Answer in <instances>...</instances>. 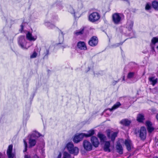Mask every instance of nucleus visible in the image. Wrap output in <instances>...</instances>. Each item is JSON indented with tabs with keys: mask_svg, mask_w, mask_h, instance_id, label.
<instances>
[{
	"mask_svg": "<svg viewBox=\"0 0 158 158\" xmlns=\"http://www.w3.org/2000/svg\"><path fill=\"white\" fill-rule=\"evenodd\" d=\"M134 73H133L131 72L128 73L127 77L128 78H132L134 76Z\"/></svg>",
	"mask_w": 158,
	"mask_h": 158,
	"instance_id": "473e14b6",
	"label": "nucleus"
},
{
	"mask_svg": "<svg viewBox=\"0 0 158 158\" xmlns=\"http://www.w3.org/2000/svg\"><path fill=\"white\" fill-rule=\"evenodd\" d=\"M123 15L121 14L115 13L113 15L112 20L115 24H118L122 20Z\"/></svg>",
	"mask_w": 158,
	"mask_h": 158,
	"instance_id": "f03ea898",
	"label": "nucleus"
},
{
	"mask_svg": "<svg viewBox=\"0 0 158 158\" xmlns=\"http://www.w3.org/2000/svg\"><path fill=\"white\" fill-rule=\"evenodd\" d=\"M13 145H10L7 151V154L9 158H13L15 156V154L12 153Z\"/></svg>",
	"mask_w": 158,
	"mask_h": 158,
	"instance_id": "1a4fd4ad",
	"label": "nucleus"
},
{
	"mask_svg": "<svg viewBox=\"0 0 158 158\" xmlns=\"http://www.w3.org/2000/svg\"><path fill=\"white\" fill-rule=\"evenodd\" d=\"M144 120V116L143 114H139L137 118V120L139 122H142Z\"/></svg>",
	"mask_w": 158,
	"mask_h": 158,
	"instance_id": "f3484780",
	"label": "nucleus"
},
{
	"mask_svg": "<svg viewBox=\"0 0 158 158\" xmlns=\"http://www.w3.org/2000/svg\"><path fill=\"white\" fill-rule=\"evenodd\" d=\"M156 119L158 121V114L156 115Z\"/></svg>",
	"mask_w": 158,
	"mask_h": 158,
	"instance_id": "a19ab883",
	"label": "nucleus"
},
{
	"mask_svg": "<svg viewBox=\"0 0 158 158\" xmlns=\"http://www.w3.org/2000/svg\"><path fill=\"white\" fill-rule=\"evenodd\" d=\"M77 46L78 48L83 50H86L87 49L85 43L83 42L80 41L78 43Z\"/></svg>",
	"mask_w": 158,
	"mask_h": 158,
	"instance_id": "f8f14e48",
	"label": "nucleus"
},
{
	"mask_svg": "<svg viewBox=\"0 0 158 158\" xmlns=\"http://www.w3.org/2000/svg\"><path fill=\"white\" fill-rule=\"evenodd\" d=\"M148 80L149 81L152 82L151 84L153 86L157 83V78H155V77H149Z\"/></svg>",
	"mask_w": 158,
	"mask_h": 158,
	"instance_id": "a211bd4d",
	"label": "nucleus"
},
{
	"mask_svg": "<svg viewBox=\"0 0 158 158\" xmlns=\"http://www.w3.org/2000/svg\"><path fill=\"white\" fill-rule=\"evenodd\" d=\"M98 136L101 141L104 140L105 138V136L104 135L101 133H99L98 134Z\"/></svg>",
	"mask_w": 158,
	"mask_h": 158,
	"instance_id": "cd10ccee",
	"label": "nucleus"
},
{
	"mask_svg": "<svg viewBox=\"0 0 158 158\" xmlns=\"http://www.w3.org/2000/svg\"><path fill=\"white\" fill-rule=\"evenodd\" d=\"M117 132H114L112 134L111 139L112 141H114L115 137L117 136Z\"/></svg>",
	"mask_w": 158,
	"mask_h": 158,
	"instance_id": "bb28decb",
	"label": "nucleus"
},
{
	"mask_svg": "<svg viewBox=\"0 0 158 158\" xmlns=\"http://www.w3.org/2000/svg\"><path fill=\"white\" fill-rule=\"evenodd\" d=\"M127 24L129 26V27H128L130 28V29H131L133 26V22L132 21H131L130 22H127Z\"/></svg>",
	"mask_w": 158,
	"mask_h": 158,
	"instance_id": "c756f323",
	"label": "nucleus"
},
{
	"mask_svg": "<svg viewBox=\"0 0 158 158\" xmlns=\"http://www.w3.org/2000/svg\"><path fill=\"white\" fill-rule=\"evenodd\" d=\"M116 150L117 152L120 154H123V148L120 143H117L116 146Z\"/></svg>",
	"mask_w": 158,
	"mask_h": 158,
	"instance_id": "ddd939ff",
	"label": "nucleus"
},
{
	"mask_svg": "<svg viewBox=\"0 0 158 158\" xmlns=\"http://www.w3.org/2000/svg\"><path fill=\"white\" fill-rule=\"evenodd\" d=\"M125 144L127 150L128 151H130L132 147V143L131 140L128 139L125 140Z\"/></svg>",
	"mask_w": 158,
	"mask_h": 158,
	"instance_id": "9b49d317",
	"label": "nucleus"
},
{
	"mask_svg": "<svg viewBox=\"0 0 158 158\" xmlns=\"http://www.w3.org/2000/svg\"><path fill=\"white\" fill-rule=\"evenodd\" d=\"M110 132H108V133H107V136H108V137H110Z\"/></svg>",
	"mask_w": 158,
	"mask_h": 158,
	"instance_id": "58836bf2",
	"label": "nucleus"
},
{
	"mask_svg": "<svg viewBox=\"0 0 158 158\" xmlns=\"http://www.w3.org/2000/svg\"><path fill=\"white\" fill-rule=\"evenodd\" d=\"M37 55V53L35 52H33V54L31 56V58H34Z\"/></svg>",
	"mask_w": 158,
	"mask_h": 158,
	"instance_id": "c9c22d12",
	"label": "nucleus"
},
{
	"mask_svg": "<svg viewBox=\"0 0 158 158\" xmlns=\"http://www.w3.org/2000/svg\"><path fill=\"white\" fill-rule=\"evenodd\" d=\"M94 130H92L89 131L88 132V134H85V137H88L92 135H93L94 134Z\"/></svg>",
	"mask_w": 158,
	"mask_h": 158,
	"instance_id": "393cba45",
	"label": "nucleus"
},
{
	"mask_svg": "<svg viewBox=\"0 0 158 158\" xmlns=\"http://www.w3.org/2000/svg\"><path fill=\"white\" fill-rule=\"evenodd\" d=\"M26 38L27 40L30 41H35L37 38L36 36H33L32 34L29 32H28L26 34Z\"/></svg>",
	"mask_w": 158,
	"mask_h": 158,
	"instance_id": "2eb2a0df",
	"label": "nucleus"
},
{
	"mask_svg": "<svg viewBox=\"0 0 158 158\" xmlns=\"http://www.w3.org/2000/svg\"><path fill=\"white\" fill-rule=\"evenodd\" d=\"M151 6L149 3H147L145 7V9L146 10H148L151 9Z\"/></svg>",
	"mask_w": 158,
	"mask_h": 158,
	"instance_id": "2f4dec72",
	"label": "nucleus"
},
{
	"mask_svg": "<svg viewBox=\"0 0 158 158\" xmlns=\"http://www.w3.org/2000/svg\"><path fill=\"white\" fill-rule=\"evenodd\" d=\"M84 28L81 29L80 30L76 31L74 32V34L76 35H78L82 34L84 32Z\"/></svg>",
	"mask_w": 158,
	"mask_h": 158,
	"instance_id": "b1692460",
	"label": "nucleus"
},
{
	"mask_svg": "<svg viewBox=\"0 0 158 158\" xmlns=\"http://www.w3.org/2000/svg\"><path fill=\"white\" fill-rule=\"evenodd\" d=\"M85 136L84 133H81L75 135L73 139V142L76 143H78L83 139Z\"/></svg>",
	"mask_w": 158,
	"mask_h": 158,
	"instance_id": "0eeeda50",
	"label": "nucleus"
},
{
	"mask_svg": "<svg viewBox=\"0 0 158 158\" xmlns=\"http://www.w3.org/2000/svg\"><path fill=\"white\" fill-rule=\"evenodd\" d=\"M40 136V134L37 132L34 131L32 134L31 137L35 139Z\"/></svg>",
	"mask_w": 158,
	"mask_h": 158,
	"instance_id": "4be33fe9",
	"label": "nucleus"
},
{
	"mask_svg": "<svg viewBox=\"0 0 158 158\" xmlns=\"http://www.w3.org/2000/svg\"><path fill=\"white\" fill-rule=\"evenodd\" d=\"M66 148L69 152L74 155H77L79 152L78 148L77 147H74L73 144L69 143L66 145Z\"/></svg>",
	"mask_w": 158,
	"mask_h": 158,
	"instance_id": "f257e3e1",
	"label": "nucleus"
},
{
	"mask_svg": "<svg viewBox=\"0 0 158 158\" xmlns=\"http://www.w3.org/2000/svg\"><path fill=\"white\" fill-rule=\"evenodd\" d=\"M146 124L149 132L151 133L154 130V128L152 126V123L151 122L149 121H146Z\"/></svg>",
	"mask_w": 158,
	"mask_h": 158,
	"instance_id": "9d476101",
	"label": "nucleus"
},
{
	"mask_svg": "<svg viewBox=\"0 0 158 158\" xmlns=\"http://www.w3.org/2000/svg\"><path fill=\"white\" fill-rule=\"evenodd\" d=\"M98 39L96 36L92 37L88 42L89 44L92 47L96 46L98 43Z\"/></svg>",
	"mask_w": 158,
	"mask_h": 158,
	"instance_id": "20e7f679",
	"label": "nucleus"
},
{
	"mask_svg": "<svg viewBox=\"0 0 158 158\" xmlns=\"http://www.w3.org/2000/svg\"><path fill=\"white\" fill-rule=\"evenodd\" d=\"M121 104L119 102H117L114 106H112V108L109 109V110L110 111L116 109L118 108L119 106L121 105Z\"/></svg>",
	"mask_w": 158,
	"mask_h": 158,
	"instance_id": "aec40b11",
	"label": "nucleus"
},
{
	"mask_svg": "<svg viewBox=\"0 0 158 158\" xmlns=\"http://www.w3.org/2000/svg\"><path fill=\"white\" fill-rule=\"evenodd\" d=\"M69 11L71 14H74L75 11L72 7L70 6L68 9Z\"/></svg>",
	"mask_w": 158,
	"mask_h": 158,
	"instance_id": "7c9ffc66",
	"label": "nucleus"
},
{
	"mask_svg": "<svg viewBox=\"0 0 158 158\" xmlns=\"http://www.w3.org/2000/svg\"><path fill=\"white\" fill-rule=\"evenodd\" d=\"M110 143L109 141H106L105 143L103 148L104 150L106 152H110Z\"/></svg>",
	"mask_w": 158,
	"mask_h": 158,
	"instance_id": "dca6fc26",
	"label": "nucleus"
},
{
	"mask_svg": "<svg viewBox=\"0 0 158 158\" xmlns=\"http://www.w3.org/2000/svg\"><path fill=\"white\" fill-rule=\"evenodd\" d=\"M91 142L93 145L95 147H98L99 142L98 138L94 136H92L91 139Z\"/></svg>",
	"mask_w": 158,
	"mask_h": 158,
	"instance_id": "4468645a",
	"label": "nucleus"
},
{
	"mask_svg": "<svg viewBox=\"0 0 158 158\" xmlns=\"http://www.w3.org/2000/svg\"><path fill=\"white\" fill-rule=\"evenodd\" d=\"M153 158H158L157 156H155V157H153Z\"/></svg>",
	"mask_w": 158,
	"mask_h": 158,
	"instance_id": "79ce46f5",
	"label": "nucleus"
},
{
	"mask_svg": "<svg viewBox=\"0 0 158 158\" xmlns=\"http://www.w3.org/2000/svg\"><path fill=\"white\" fill-rule=\"evenodd\" d=\"M49 50L48 49H46V52L44 53L45 56H47L49 54Z\"/></svg>",
	"mask_w": 158,
	"mask_h": 158,
	"instance_id": "e433bc0d",
	"label": "nucleus"
},
{
	"mask_svg": "<svg viewBox=\"0 0 158 158\" xmlns=\"http://www.w3.org/2000/svg\"><path fill=\"white\" fill-rule=\"evenodd\" d=\"M146 135V130L144 127H142L140 130V137L141 139H144Z\"/></svg>",
	"mask_w": 158,
	"mask_h": 158,
	"instance_id": "6e6552de",
	"label": "nucleus"
},
{
	"mask_svg": "<svg viewBox=\"0 0 158 158\" xmlns=\"http://www.w3.org/2000/svg\"><path fill=\"white\" fill-rule=\"evenodd\" d=\"M158 42V37H154L152 38L151 40V43L152 44L155 45L156 43Z\"/></svg>",
	"mask_w": 158,
	"mask_h": 158,
	"instance_id": "a878e982",
	"label": "nucleus"
},
{
	"mask_svg": "<svg viewBox=\"0 0 158 158\" xmlns=\"http://www.w3.org/2000/svg\"><path fill=\"white\" fill-rule=\"evenodd\" d=\"M152 7L156 10H158V2L154 1L152 3Z\"/></svg>",
	"mask_w": 158,
	"mask_h": 158,
	"instance_id": "5701e85b",
	"label": "nucleus"
},
{
	"mask_svg": "<svg viewBox=\"0 0 158 158\" xmlns=\"http://www.w3.org/2000/svg\"><path fill=\"white\" fill-rule=\"evenodd\" d=\"M18 43L19 45L22 48L24 49H27L26 47L25 46V40L24 36H20L19 37V39Z\"/></svg>",
	"mask_w": 158,
	"mask_h": 158,
	"instance_id": "423d86ee",
	"label": "nucleus"
},
{
	"mask_svg": "<svg viewBox=\"0 0 158 158\" xmlns=\"http://www.w3.org/2000/svg\"><path fill=\"white\" fill-rule=\"evenodd\" d=\"M24 144L25 145V150L24 151H23V152H25L27 150V142L25 140H24Z\"/></svg>",
	"mask_w": 158,
	"mask_h": 158,
	"instance_id": "72a5a7b5",
	"label": "nucleus"
},
{
	"mask_svg": "<svg viewBox=\"0 0 158 158\" xmlns=\"http://www.w3.org/2000/svg\"><path fill=\"white\" fill-rule=\"evenodd\" d=\"M36 143V141L35 139H33L32 138H31L29 140V146L30 147L34 146Z\"/></svg>",
	"mask_w": 158,
	"mask_h": 158,
	"instance_id": "412c9836",
	"label": "nucleus"
},
{
	"mask_svg": "<svg viewBox=\"0 0 158 158\" xmlns=\"http://www.w3.org/2000/svg\"><path fill=\"white\" fill-rule=\"evenodd\" d=\"M70 155L66 152H64L63 154V158H70Z\"/></svg>",
	"mask_w": 158,
	"mask_h": 158,
	"instance_id": "c85d7f7f",
	"label": "nucleus"
},
{
	"mask_svg": "<svg viewBox=\"0 0 158 158\" xmlns=\"http://www.w3.org/2000/svg\"><path fill=\"white\" fill-rule=\"evenodd\" d=\"M61 157V155L60 154L58 156V158H60Z\"/></svg>",
	"mask_w": 158,
	"mask_h": 158,
	"instance_id": "ea45409f",
	"label": "nucleus"
},
{
	"mask_svg": "<svg viewBox=\"0 0 158 158\" xmlns=\"http://www.w3.org/2000/svg\"><path fill=\"white\" fill-rule=\"evenodd\" d=\"M21 32H22V31L23 30V25L22 24L21 25Z\"/></svg>",
	"mask_w": 158,
	"mask_h": 158,
	"instance_id": "4c0bfd02",
	"label": "nucleus"
},
{
	"mask_svg": "<svg viewBox=\"0 0 158 158\" xmlns=\"http://www.w3.org/2000/svg\"><path fill=\"white\" fill-rule=\"evenodd\" d=\"M83 146L85 150L86 151H90L92 149V145L90 142L85 140L83 142Z\"/></svg>",
	"mask_w": 158,
	"mask_h": 158,
	"instance_id": "39448f33",
	"label": "nucleus"
},
{
	"mask_svg": "<svg viewBox=\"0 0 158 158\" xmlns=\"http://www.w3.org/2000/svg\"><path fill=\"white\" fill-rule=\"evenodd\" d=\"M100 18L99 14L97 12H93L89 16V20L92 22H96Z\"/></svg>",
	"mask_w": 158,
	"mask_h": 158,
	"instance_id": "7ed1b4c3",
	"label": "nucleus"
},
{
	"mask_svg": "<svg viewBox=\"0 0 158 158\" xmlns=\"http://www.w3.org/2000/svg\"><path fill=\"white\" fill-rule=\"evenodd\" d=\"M131 123V121L127 119H123L120 121L121 124L126 126L129 125Z\"/></svg>",
	"mask_w": 158,
	"mask_h": 158,
	"instance_id": "6ab92c4d",
	"label": "nucleus"
},
{
	"mask_svg": "<svg viewBox=\"0 0 158 158\" xmlns=\"http://www.w3.org/2000/svg\"><path fill=\"white\" fill-rule=\"evenodd\" d=\"M24 158H30V157L28 155H25ZM32 158H39V157L36 155H35Z\"/></svg>",
	"mask_w": 158,
	"mask_h": 158,
	"instance_id": "f704fd0d",
	"label": "nucleus"
}]
</instances>
